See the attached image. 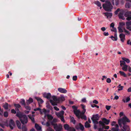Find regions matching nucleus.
Instances as JSON below:
<instances>
[{
  "mask_svg": "<svg viewBox=\"0 0 131 131\" xmlns=\"http://www.w3.org/2000/svg\"><path fill=\"white\" fill-rule=\"evenodd\" d=\"M103 8L106 11L111 12L112 8V6L110 2L108 1H105V3L102 5Z\"/></svg>",
  "mask_w": 131,
  "mask_h": 131,
  "instance_id": "nucleus-1",
  "label": "nucleus"
},
{
  "mask_svg": "<svg viewBox=\"0 0 131 131\" xmlns=\"http://www.w3.org/2000/svg\"><path fill=\"white\" fill-rule=\"evenodd\" d=\"M130 121V120L126 117L125 116L121 119L118 120V124L119 126L121 127L122 124L124 125L126 122H129Z\"/></svg>",
  "mask_w": 131,
  "mask_h": 131,
  "instance_id": "nucleus-2",
  "label": "nucleus"
},
{
  "mask_svg": "<svg viewBox=\"0 0 131 131\" xmlns=\"http://www.w3.org/2000/svg\"><path fill=\"white\" fill-rule=\"evenodd\" d=\"M94 124V128L96 129L97 128V124H98V122L97 121L99 120V117L98 114L93 115L91 118Z\"/></svg>",
  "mask_w": 131,
  "mask_h": 131,
  "instance_id": "nucleus-3",
  "label": "nucleus"
},
{
  "mask_svg": "<svg viewBox=\"0 0 131 131\" xmlns=\"http://www.w3.org/2000/svg\"><path fill=\"white\" fill-rule=\"evenodd\" d=\"M109 120L105 118H103L102 119V121H100L99 122V125L100 127L101 126H103L105 125V124L106 125H108L110 122Z\"/></svg>",
  "mask_w": 131,
  "mask_h": 131,
  "instance_id": "nucleus-4",
  "label": "nucleus"
},
{
  "mask_svg": "<svg viewBox=\"0 0 131 131\" xmlns=\"http://www.w3.org/2000/svg\"><path fill=\"white\" fill-rule=\"evenodd\" d=\"M52 125L53 126V128L56 131H61L62 129V126L61 125H58L56 123H52Z\"/></svg>",
  "mask_w": 131,
  "mask_h": 131,
  "instance_id": "nucleus-5",
  "label": "nucleus"
},
{
  "mask_svg": "<svg viewBox=\"0 0 131 131\" xmlns=\"http://www.w3.org/2000/svg\"><path fill=\"white\" fill-rule=\"evenodd\" d=\"M52 98L53 100H50V102L52 105L53 106L57 105V103L58 102V98L55 96H53Z\"/></svg>",
  "mask_w": 131,
  "mask_h": 131,
  "instance_id": "nucleus-6",
  "label": "nucleus"
},
{
  "mask_svg": "<svg viewBox=\"0 0 131 131\" xmlns=\"http://www.w3.org/2000/svg\"><path fill=\"white\" fill-rule=\"evenodd\" d=\"M28 117L26 115L24 114L23 116L20 119L21 123L23 124H25L28 122Z\"/></svg>",
  "mask_w": 131,
  "mask_h": 131,
  "instance_id": "nucleus-7",
  "label": "nucleus"
},
{
  "mask_svg": "<svg viewBox=\"0 0 131 131\" xmlns=\"http://www.w3.org/2000/svg\"><path fill=\"white\" fill-rule=\"evenodd\" d=\"M124 16L127 17L126 19L127 20H131V11H128L126 12L124 14Z\"/></svg>",
  "mask_w": 131,
  "mask_h": 131,
  "instance_id": "nucleus-8",
  "label": "nucleus"
},
{
  "mask_svg": "<svg viewBox=\"0 0 131 131\" xmlns=\"http://www.w3.org/2000/svg\"><path fill=\"white\" fill-rule=\"evenodd\" d=\"M8 126L12 129H13L14 127L15 126V123L12 119H10L9 121Z\"/></svg>",
  "mask_w": 131,
  "mask_h": 131,
  "instance_id": "nucleus-9",
  "label": "nucleus"
},
{
  "mask_svg": "<svg viewBox=\"0 0 131 131\" xmlns=\"http://www.w3.org/2000/svg\"><path fill=\"white\" fill-rule=\"evenodd\" d=\"M75 128L77 129H80L81 130H83L84 129L83 126L80 123L77 125L75 126Z\"/></svg>",
  "mask_w": 131,
  "mask_h": 131,
  "instance_id": "nucleus-10",
  "label": "nucleus"
},
{
  "mask_svg": "<svg viewBox=\"0 0 131 131\" xmlns=\"http://www.w3.org/2000/svg\"><path fill=\"white\" fill-rule=\"evenodd\" d=\"M64 113V112L62 111L59 112L57 113H56V115L59 118L63 116V115Z\"/></svg>",
  "mask_w": 131,
  "mask_h": 131,
  "instance_id": "nucleus-11",
  "label": "nucleus"
},
{
  "mask_svg": "<svg viewBox=\"0 0 131 131\" xmlns=\"http://www.w3.org/2000/svg\"><path fill=\"white\" fill-rule=\"evenodd\" d=\"M123 129H121V131H129L130 128L129 127L126 125H124L123 127Z\"/></svg>",
  "mask_w": 131,
  "mask_h": 131,
  "instance_id": "nucleus-12",
  "label": "nucleus"
},
{
  "mask_svg": "<svg viewBox=\"0 0 131 131\" xmlns=\"http://www.w3.org/2000/svg\"><path fill=\"white\" fill-rule=\"evenodd\" d=\"M126 28L129 30L131 31V27H130V26H131V21L126 22Z\"/></svg>",
  "mask_w": 131,
  "mask_h": 131,
  "instance_id": "nucleus-13",
  "label": "nucleus"
},
{
  "mask_svg": "<svg viewBox=\"0 0 131 131\" xmlns=\"http://www.w3.org/2000/svg\"><path fill=\"white\" fill-rule=\"evenodd\" d=\"M118 16L120 19H122L124 20L125 19V18H124L123 16V10L120 11Z\"/></svg>",
  "mask_w": 131,
  "mask_h": 131,
  "instance_id": "nucleus-14",
  "label": "nucleus"
},
{
  "mask_svg": "<svg viewBox=\"0 0 131 131\" xmlns=\"http://www.w3.org/2000/svg\"><path fill=\"white\" fill-rule=\"evenodd\" d=\"M58 102H62L64 101L65 99L64 96L62 95H61L59 97H58Z\"/></svg>",
  "mask_w": 131,
  "mask_h": 131,
  "instance_id": "nucleus-15",
  "label": "nucleus"
},
{
  "mask_svg": "<svg viewBox=\"0 0 131 131\" xmlns=\"http://www.w3.org/2000/svg\"><path fill=\"white\" fill-rule=\"evenodd\" d=\"M119 37L121 39V41L123 42L125 39V35L123 34L122 33L120 34Z\"/></svg>",
  "mask_w": 131,
  "mask_h": 131,
  "instance_id": "nucleus-16",
  "label": "nucleus"
},
{
  "mask_svg": "<svg viewBox=\"0 0 131 131\" xmlns=\"http://www.w3.org/2000/svg\"><path fill=\"white\" fill-rule=\"evenodd\" d=\"M58 91L61 93H66L67 92V90L64 88H59L58 89Z\"/></svg>",
  "mask_w": 131,
  "mask_h": 131,
  "instance_id": "nucleus-17",
  "label": "nucleus"
},
{
  "mask_svg": "<svg viewBox=\"0 0 131 131\" xmlns=\"http://www.w3.org/2000/svg\"><path fill=\"white\" fill-rule=\"evenodd\" d=\"M73 111L75 114L76 116L78 117L79 118L80 115V111L79 110H74Z\"/></svg>",
  "mask_w": 131,
  "mask_h": 131,
  "instance_id": "nucleus-18",
  "label": "nucleus"
},
{
  "mask_svg": "<svg viewBox=\"0 0 131 131\" xmlns=\"http://www.w3.org/2000/svg\"><path fill=\"white\" fill-rule=\"evenodd\" d=\"M24 115V114H23L20 112L19 111L17 112L16 115V116L18 117L20 119Z\"/></svg>",
  "mask_w": 131,
  "mask_h": 131,
  "instance_id": "nucleus-19",
  "label": "nucleus"
},
{
  "mask_svg": "<svg viewBox=\"0 0 131 131\" xmlns=\"http://www.w3.org/2000/svg\"><path fill=\"white\" fill-rule=\"evenodd\" d=\"M35 126L38 131H41V126H39L37 124H35Z\"/></svg>",
  "mask_w": 131,
  "mask_h": 131,
  "instance_id": "nucleus-20",
  "label": "nucleus"
},
{
  "mask_svg": "<svg viewBox=\"0 0 131 131\" xmlns=\"http://www.w3.org/2000/svg\"><path fill=\"white\" fill-rule=\"evenodd\" d=\"M119 0H112L111 2L113 5H117L119 3Z\"/></svg>",
  "mask_w": 131,
  "mask_h": 131,
  "instance_id": "nucleus-21",
  "label": "nucleus"
},
{
  "mask_svg": "<svg viewBox=\"0 0 131 131\" xmlns=\"http://www.w3.org/2000/svg\"><path fill=\"white\" fill-rule=\"evenodd\" d=\"M43 96L48 99H49L51 97V94L50 93H45L43 94Z\"/></svg>",
  "mask_w": 131,
  "mask_h": 131,
  "instance_id": "nucleus-22",
  "label": "nucleus"
},
{
  "mask_svg": "<svg viewBox=\"0 0 131 131\" xmlns=\"http://www.w3.org/2000/svg\"><path fill=\"white\" fill-rule=\"evenodd\" d=\"M16 122L18 128L19 129H21V124L19 121L17 120L16 121Z\"/></svg>",
  "mask_w": 131,
  "mask_h": 131,
  "instance_id": "nucleus-23",
  "label": "nucleus"
},
{
  "mask_svg": "<svg viewBox=\"0 0 131 131\" xmlns=\"http://www.w3.org/2000/svg\"><path fill=\"white\" fill-rule=\"evenodd\" d=\"M105 15L106 16L107 18H110L111 17L112 15V13H104Z\"/></svg>",
  "mask_w": 131,
  "mask_h": 131,
  "instance_id": "nucleus-24",
  "label": "nucleus"
},
{
  "mask_svg": "<svg viewBox=\"0 0 131 131\" xmlns=\"http://www.w3.org/2000/svg\"><path fill=\"white\" fill-rule=\"evenodd\" d=\"M35 98L37 100L38 102L42 104L43 102V101L41 98L39 97H35Z\"/></svg>",
  "mask_w": 131,
  "mask_h": 131,
  "instance_id": "nucleus-25",
  "label": "nucleus"
},
{
  "mask_svg": "<svg viewBox=\"0 0 131 131\" xmlns=\"http://www.w3.org/2000/svg\"><path fill=\"white\" fill-rule=\"evenodd\" d=\"M33 102V100L32 98H30L29 99L27 100L26 104L27 105H29L30 103H32Z\"/></svg>",
  "mask_w": 131,
  "mask_h": 131,
  "instance_id": "nucleus-26",
  "label": "nucleus"
},
{
  "mask_svg": "<svg viewBox=\"0 0 131 131\" xmlns=\"http://www.w3.org/2000/svg\"><path fill=\"white\" fill-rule=\"evenodd\" d=\"M40 112L41 114H44L45 115H46L47 113V111L46 109H43L42 110H41L40 109Z\"/></svg>",
  "mask_w": 131,
  "mask_h": 131,
  "instance_id": "nucleus-27",
  "label": "nucleus"
},
{
  "mask_svg": "<svg viewBox=\"0 0 131 131\" xmlns=\"http://www.w3.org/2000/svg\"><path fill=\"white\" fill-rule=\"evenodd\" d=\"M119 73L121 76H123L125 77H127V75L124 72L121 71H119Z\"/></svg>",
  "mask_w": 131,
  "mask_h": 131,
  "instance_id": "nucleus-28",
  "label": "nucleus"
},
{
  "mask_svg": "<svg viewBox=\"0 0 131 131\" xmlns=\"http://www.w3.org/2000/svg\"><path fill=\"white\" fill-rule=\"evenodd\" d=\"M64 128L65 129L68 131L69 129H70V127L67 124H64Z\"/></svg>",
  "mask_w": 131,
  "mask_h": 131,
  "instance_id": "nucleus-29",
  "label": "nucleus"
},
{
  "mask_svg": "<svg viewBox=\"0 0 131 131\" xmlns=\"http://www.w3.org/2000/svg\"><path fill=\"white\" fill-rule=\"evenodd\" d=\"M3 107L5 109L7 110L8 109V104L7 103H5L4 104Z\"/></svg>",
  "mask_w": 131,
  "mask_h": 131,
  "instance_id": "nucleus-30",
  "label": "nucleus"
},
{
  "mask_svg": "<svg viewBox=\"0 0 131 131\" xmlns=\"http://www.w3.org/2000/svg\"><path fill=\"white\" fill-rule=\"evenodd\" d=\"M125 6L127 8H129L131 7V4L129 3H127L125 4Z\"/></svg>",
  "mask_w": 131,
  "mask_h": 131,
  "instance_id": "nucleus-31",
  "label": "nucleus"
},
{
  "mask_svg": "<svg viewBox=\"0 0 131 131\" xmlns=\"http://www.w3.org/2000/svg\"><path fill=\"white\" fill-rule=\"evenodd\" d=\"M80 117L82 119H84L85 120L86 119V116L84 115L80 114Z\"/></svg>",
  "mask_w": 131,
  "mask_h": 131,
  "instance_id": "nucleus-32",
  "label": "nucleus"
},
{
  "mask_svg": "<svg viewBox=\"0 0 131 131\" xmlns=\"http://www.w3.org/2000/svg\"><path fill=\"white\" fill-rule=\"evenodd\" d=\"M20 103L22 105H24V106L26 105L25 100L24 99H21L20 101Z\"/></svg>",
  "mask_w": 131,
  "mask_h": 131,
  "instance_id": "nucleus-33",
  "label": "nucleus"
},
{
  "mask_svg": "<svg viewBox=\"0 0 131 131\" xmlns=\"http://www.w3.org/2000/svg\"><path fill=\"white\" fill-rule=\"evenodd\" d=\"M95 3L98 6L100 7V9H101L102 8V7H101V4L100 3V2L98 1H96L95 2Z\"/></svg>",
  "mask_w": 131,
  "mask_h": 131,
  "instance_id": "nucleus-34",
  "label": "nucleus"
},
{
  "mask_svg": "<svg viewBox=\"0 0 131 131\" xmlns=\"http://www.w3.org/2000/svg\"><path fill=\"white\" fill-rule=\"evenodd\" d=\"M84 126L86 128H89L90 127V124L87 121L85 123Z\"/></svg>",
  "mask_w": 131,
  "mask_h": 131,
  "instance_id": "nucleus-35",
  "label": "nucleus"
},
{
  "mask_svg": "<svg viewBox=\"0 0 131 131\" xmlns=\"http://www.w3.org/2000/svg\"><path fill=\"white\" fill-rule=\"evenodd\" d=\"M118 31L119 32H123L124 31L123 29H122V27L120 26H119L118 27Z\"/></svg>",
  "mask_w": 131,
  "mask_h": 131,
  "instance_id": "nucleus-36",
  "label": "nucleus"
},
{
  "mask_svg": "<svg viewBox=\"0 0 131 131\" xmlns=\"http://www.w3.org/2000/svg\"><path fill=\"white\" fill-rule=\"evenodd\" d=\"M130 98L129 97H127L126 99V100L125 101V99H123L122 100V101L124 102H127L129 101L130 100Z\"/></svg>",
  "mask_w": 131,
  "mask_h": 131,
  "instance_id": "nucleus-37",
  "label": "nucleus"
},
{
  "mask_svg": "<svg viewBox=\"0 0 131 131\" xmlns=\"http://www.w3.org/2000/svg\"><path fill=\"white\" fill-rule=\"evenodd\" d=\"M128 66L127 65H125V66L122 68V69L124 71H126L127 70V68L128 67Z\"/></svg>",
  "mask_w": 131,
  "mask_h": 131,
  "instance_id": "nucleus-38",
  "label": "nucleus"
},
{
  "mask_svg": "<svg viewBox=\"0 0 131 131\" xmlns=\"http://www.w3.org/2000/svg\"><path fill=\"white\" fill-rule=\"evenodd\" d=\"M120 65L121 67L122 66H125V65H126L124 61H120Z\"/></svg>",
  "mask_w": 131,
  "mask_h": 131,
  "instance_id": "nucleus-39",
  "label": "nucleus"
},
{
  "mask_svg": "<svg viewBox=\"0 0 131 131\" xmlns=\"http://www.w3.org/2000/svg\"><path fill=\"white\" fill-rule=\"evenodd\" d=\"M117 88H118V91L122 90L123 89L124 87L123 86H121V84L119 85Z\"/></svg>",
  "mask_w": 131,
  "mask_h": 131,
  "instance_id": "nucleus-40",
  "label": "nucleus"
},
{
  "mask_svg": "<svg viewBox=\"0 0 131 131\" xmlns=\"http://www.w3.org/2000/svg\"><path fill=\"white\" fill-rule=\"evenodd\" d=\"M14 105V106L16 107V110L17 109L18 110V108L21 107V106L19 104H15Z\"/></svg>",
  "mask_w": 131,
  "mask_h": 131,
  "instance_id": "nucleus-41",
  "label": "nucleus"
},
{
  "mask_svg": "<svg viewBox=\"0 0 131 131\" xmlns=\"http://www.w3.org/2000/svg\"><path fill=\"white\" fill-rule=\"evenodd\" d=\"M124 32L125 33V34L126 35H129L130 34V32L126 30L125 28H123Z\"/></svg>",
  "mask_w": 131,
  "mask_h": 131,
  "instance_id": "nucleus-42",
  "label": "nucleus"
},
{
  "mask_svg": "<svg viewBox=\"0 0 131 131\" xmlns=\"http://www.w3.org/2000/svg\"><path fill=\"white\" fill-rule=\"evenodd\" d=\"M122 59L124 60V61H125L127 63H129L130 62L129 60L128 59L125 58H122Z\"/></svg>",
  "mask_w": 131,
  "mask_h": 131,
  "instance_id": "nucleus-43",
  "label": "nucleus"
},
{
  "mask_svg": "<svg viewBox=\"0 0 131 131\" xmlns=\"http://www.w3.org/2000/svg\"><path fill=\"white\" fill-rule=\"evenodd\" d=\"M70 121L74 124L75 123L76 121L74 119V118L73 117H71Z\"/></svg>",
  "mask_w": 131,
  "mask_h": 131,
  "instance_id": "nucleus-44",
  "label": "nucleus"
},
{
  "mask_svg": "<svg viewBox=\"0 0 131 131\" xmlns=\"http://www.w3.org/2000/svg\"><path fill=\"white\" fill-rule=\"evenodd\" d=\"M23 131H27V128L24 125H23L22 127Z\"/></svg>",
  "mask_w": 131,
  "mask_h": 131,
  "instance_id": "nucleus-45",
  "label": "nucleus"
},
{
  "mask_svg": "<svg viewBox=\"0 0 131 131\" xmlns=\"http://www.w3.org/2000/svg\"><path fill=\"white\" fill-rule=\"evenodd\" d=\"M112 130L113 131H119V129L117 128H113Z\"/></svg>",
  "mask_w": 131,
  "mask_h": 131,
  "instance_id": "nucleus-46",
  "label": "nucleus"
},
{
  "mask_svg": "<svg viewBox=\"0 0 131 131\" xmlns=\"http://www.w3.org/2000/svg\"><path fill=\"white\" fill-rule=\"evenodd\" d=\"M48 119L49 120H51L53 118V117L51 115H47Z\"/></svg>",
  "mask_w": 131,
  "mask_h": 131,
  "instance_id": "nucleus-47",
  "label": "nucleus"
},
{
  "mask_svg": "<svg viewBox=\"0 0 131 131\" xmlns=\"http://www.w3.org/2000/svg\"><path fill=\"white\" fill-rule=\"evenodd\" d=\"M29 118L31 119L32 122L34 123L35 121L34 118L32 116H29Z\"/></svg>",
  "mask_w": 131,
  "mask_h": 131,
  "instance_id": "nucleus-48",
  "label": "nucleus"
},
{
  "mask_svg": "<svg viewBox=\"0 0 131 131\" xmlns=\"http://www.w3.org/2000/svg\"><path fill=\"white\" fill-rule=\"evenodd\" d=\"M102 126L103 127V128H104L105 129H108L109 128V127L108 126H106L105 125L103 126Z\"/></svg>",
  "mask_w": 131,
  "mask_h": 131,
  "instance_id": "nucleus-49",
  "label": "nucleus"
},
{
  "mask_svg": "<svg viewBox=\"0 0 131 131\" xmlns=\"http://www.w3.org/2000/svg\"><path fill=\"white\" fill-rule=\"evenodd\" d=\"M68 131H75V130L74 128L70 127Z\"/></svg>",
  "mask_w": 131,
  "mask_h": 131,
  "instance_id": "nucleus-50",
  "label": "nucleus"
},
{
  "mask_svg": "<svg viewBox=\"0 0 131 131\" xmlns=\"http://www.w3.org/2000/svg\"><path fill=\"white\" fill-rule=\"evenodd\" d=\"M24 107L26 109L30 111V107L28 106H26L25 105Z\"/></svg>",
  "mask_w": 131,
  "mask_h": 131,
  "instance_id": "nucleus-51",
  "label": "nucleus"
},
{
  "mask_svg": "<svg viewBox=\"0 0 131 131\" xmlns=\"http://www.w3.org/2000/svg\"><path fill=\"white\" fill-rule=\"evenodd\" d=\"M4 117H7L8 116V113L7 112H4Z\"/></svg>",
  "mask_w": 131,
  "mask_h": 131,
  "instance_id": "nucleus-52",
  "label": "nucleus"
},
{
  "mask_svg": "<svg viewBox=\"0 0 131 131\" xmlns=\"http://www.w3.org/2000/svg\"><path fill=\"white\" fill-rule=\"evenodd\" d=\"M111 107V106L108 105H106L105 107L106 109L108 111L110 109Z\"/></svg>",
  "mask_w": 131,
  "mask_h": 131,
  "instance_id": "nucleus-53",
  "label": "nucleus"
},
{
  "mask_svg": "<svg viewBox=\"0 0 131 131\" xmlns=\"http://www.w3.org/2000/svg\"><path fill=\"white\" fill-rule=\"evenodd\" d=\"M119 25L120 26H123L125 25V23L124 22H120L119 23Z\"/></svg>",
  "mask_w": 131,
  "mask_h": 131,
  "instance_id": "nucleus-54",
  "label": "nucleus"
},
{
  "mask_svg": "<svg viewBox=\"0 0 131 131\" xmlns=\"http://www.w3.org/2000/svg\"><path fill=\"white\" fill-rule=\"evenodd\" d=\"M106 81L107 83H110L111 82V80L110 78H108L107 79Z\"/></svg>",
  "mask_w": 131,
  "mask_h": 131,
  "instance_id": "nucleus-55",
  "label": "nucleus"
},
{
  "mask_svg": "<svg viewBox=\"0 0 131 131\" xmlns=\"http://www.w3.org/2000/svg\"><path fill=\"white\" fill-rule=\"evenodd\" d=\"M112 31H114L115 32H117V30L116 28L114 27L112 28V29L111 30Z\"/></svg>",
  "mask_w": 131,
  "mask_h": 131,
  "instance_id": "nucleus-56",
  "label": "nucleus"
},
{
  "mask_svg": "<svg viewBox=\"0 0 131 131\" xmlns=\"http://www.w3.org/2000/svg\"><path fill=\"white\" fill-rule=\"evenodd\" d=\"M47 130L48 131H54L53 129L50 127L48 128Z\"/></svg>",
  "mask_w": 131,
  "mask_h": 131,
  "instance_id": "nucleus-57",
  "label": "nucleus"
},
{
  "mask_svg": "<svg viewBox=\"0 0 131 131\" xmlns=\"http://www.w3.org/2000/svg\"><path fill=\"white\" fill-rule=\"evenodd\" d=\"M77 79V76L75 75L73 77V80L74 81H76Z\"/></svg>",
  "mask_w": 131,
  "mask_h": 131,
  "instance_id": "nucleus-58",
  "label": "nucleus"
},
{
  "mask_svg": "<svg viewBox=\"0 0 131 131\" xmlns=\"http://www.w3.org/2000/svg\"><path fill=\"white\" fill-rule=\"evenodd\" d=\"M57 122V119L56 118H54L53 119V121L51 122V124H52V123H56Z\"/></svg>",
  "mask_w": 131,
  "mask_h": 131,
  "instance_id": "nucleus-59",
  "label": "nucleus"
},
{
  "mask_svg": "<svg viewBox=\"0 0 131 131\" xmlns=\"http://www.w3.org/2000/svg\"><path fill=\"white\" fill-rule=\"evenodd\" d=\"M114 36L115 37V40H117V37L116 32H115V34H114Z\"/></svg>",
  "mask_w": 131,
  "mask_h": 131,
  "instance_id": "nucleus-60",
  "label": "nucleus"
},
{
  "mask_svg": "<svg viewBox=\"0 0 131 131\" xmlns=\"http://www.w3.org/2000/svg\"><path fill=\"white\" fill-rule=\"evenodd\" d=\"M61 121L62 122H63V123L65 122V120L64 119V117L63 116V117H61L60 118Z\"/></svg>",
  "mask_w": 131,
  "mask_h": 131,
  "instance_id": "nucleus-61",
  "label": "nucleus"
},
{
  "mask_svg": "<svg viewBox=\"0 0 131 131\" xmlns=\"http://www.w3.org/2000/svg\"><path fill=\"white\" fill-rule=\"evenodd\" d=\"M54 109L57 111H58L59 109L57 106H55L53 107Z\"/></svg>",
  "mask_w": 131,
  "mask_h": 131,
  "instance_id": "nucleus-62",
  "label": "nucleus"
},
{
  "mask_svg": "<svg viewBox=\"0 0 131 131\" xmlns=\"http://www.w3.org/2000/svg\"><path fill=\"white\" fill-rule=\"evenodd\" d=\"M119 98L118 96L117 95H115L114 97V98L113 99L114 100H118Z\"/></svg>",
  "mask_w": 131,
  "mask_h": 131,
  "instance_id": "nucleus-63",
  "label": "nucleus"
},
{
  "mask_svg": "<svg viewBox=\"0 0 131 131\" xmlns=\"http://www.w3.org/2000/svg\"><path fill=\"white\" fill-rule=\"evenodd\" d=\"M11 112L12 113L15 114L16 113V112L14 109H12L11 110Z\"/></svg>",
  "mask_w": 131,
  "mask_h": 131,
  "instance_id": "nucleus-64",
  "label": "nucleus"
}]
</instances>
